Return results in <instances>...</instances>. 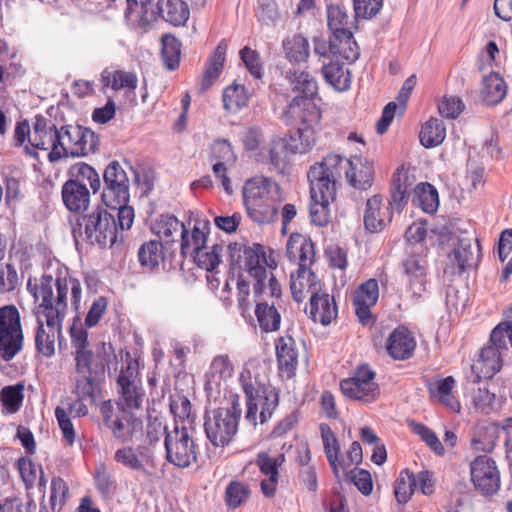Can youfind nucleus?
Instances as JSON below:
<instances>
[{"label":"nucleus","instance_id":"obj_9","mask_svg":"<svg viewBox=\"0 0 512 512\" xmlns=\"http://www.w3.org/2000/svg\"><path fill=\"white\" fill-rule=\"evenodd\" d=\"M321 167L312 165L307 173L310 183L309 214L311 222L319 227H325L330 222V202L335 199L336 187L333 180L323 175Z\"/></svg>","mask_w":512,"mask_h":512},{"label":"nucleus","instance_id":"obj_48","mask_svg":"<svg viewBox=\"0 0 512 512\" xmlns=\"http://www.w3.org/2000/svg\"><path fill=\"white\" fill-rule=\"evenodd\" d=\"M255 316L263 332L268 333L279 330L281 315L274 304L268 305L267 302H258L255 307Z\"/></svg>","mask_w":512,"mask_h":512},{"label":"nucleus","instance_id":"obj_36","mask_svg":"<svg viewBox=\"0 0 512 512\" xmlns=\"http://www.w3.org/2000/svg\"><path fill=\"white\" fill-rule=\"evenodd\" d=\"M285 57L292 65H303L308 62L310 56V44L302 34H293L282 42Z\"/></svg>","mask_w":512,"mask_h":512},{"label":"nucleus","instance_id":"obj_39","mask_svg":"<svg viewBox=\"0 0 512 512\" xmlns=\"http://www.w3.org/2000/svg\"><path fill=\"white\" fill-rule=\"evenodd\" d=\"M233 372L234 366L228 355L215 356L205 374V390L212 389L213 384L219 386L222 380L232 377Z\"/></svg>","mask_w":512,"mask_h":512},{"label":"nucleus","instance_id":"obj_29","mask_svg":"<svg viewBox=\"0 0 512 512\" xmlns=\"http://www.w3.org/2000/svg\"><path fill=\"white\" fill-rule=\"evenodd\" d=\"M338 309L334 298L329 294L313 292L310 297V318L323 326L329 325L337 317Z\"/></svg>","mask_w":512,"mask_h":512},{"label":"nucleus","instance_id":"obj_28","mask_svg":"<svg viewBox=\"0 0 512 512\" xmlns=\"http://www.w3.org/2000/svg\"><path fill=\"white\" fill-rule=\"evenodd\" d=\"M62 202L65 208L75 214L85 212L90 205V190L86 185L64 182L61 188Z\"/></svg>","mask_w":512,"mask_h":512},{"label":"nucleus","instance_id":"obj_14","mask_svg":"<svg viewBox=\"0 0 512 512\" xmlns=\"http://www.w3.org/2000/svg\"><path fill=\"white\" fill-rule=\"evenodd\" d=\"M471 481L482 496L495 495L501 486L500 472L496 462L487 455L477 456L470 464Z\"/></svg>","mask_w":512,"mask_h":512},{"label":"nucleus","instance_id":"obj_32","mask_svg":"<svg viewBox=\"0 0 512 512\" xmlns=\"http://www.w3.org/2000/svg\"><path fill=\"white\" fill-rule=\"evenodd\" d=\"M502 367L501 353L495 346H486L480 350L479 358L474 361L472 371L479 378H492Z\"/></svg>","mask_w":512,"mask_h":512},{"label":"nucleus","instance_id":"obj_62","mask_svg":"<svg viewBox=\"0 0 512 512\" xmlns=\"http://www.w3.org/2000/svg\"><path fill=\"white\" fill-rule=\"evenodd\" d=\"M55 417L58 422L59 428L62 432L63 439L69 445H72L75 442L76 435H75L74 426L70 419L69 414L67 413V411L64 408L57 406L55 408Z\"/></svg>","mask_w":512,"mask_h":512},{"label":"nucleus","instance_id":"obj_15","mask_svg":"<svg viewBox=\"0 0 512 512\" xmlns=\"http://www.w3.org/2000/svg\"><path fill=\"white\" fill-rule=\"evenodd\" d=\"M403 274L406 277L411 298L419 303L428 292V263L418 251H413L401 263Z\"/></svg>","mask_w":512,"mask_h":512},{"label":"nucleus","instance_id":"obj_42","mask_svg":"<svg viewBox=\"0 0 512 512\" xmlns=\"http://www.w3.org/2000/svg\"><path fill=\"white\" fill-rule=\"evenodd\" d=\"M446 137V126L442 119L431 117L421 127L419 139L425 148L440 145Z\"/></svg>","mask_w":512,"mask_h":512},{"label":"nucleus","instance_id":"obj_45","mask_svg":"<svg viewBox=\"0 0 512 512\" xmlns=\"http://www.w3.org/2000/svg\"><path fill=\"white\" fill-rule=\"evenodd\" d=\"M181 49L182 43L175 35L166 33L161 37V58L168 70L174 71L179 67Z\"/></svg>","mask_w":512,"mask_h":512},{"label":"nucleus","instance_id":"obj_54","mask_svg":"<svg viewBox=\"0 0 512 512\" xmlns=\"http://www.w3.org/2000/svg\"><path fill=\"white\" fill-rule=\"evenodd\" d=\"M261 407L260 423H266L279 405V391L272 387L262 386L261 396L257 399Z\"/></svg>","mask_w":512,"mask_h":512},{"label":"nucleus","instance_id":"obj_12","mask_svg":"<svg viewBox=\"0 0 512 512\" xmlns=\"http://www.w3.org/2000/svg\"><path fill=\"white\" fill-rule=\"evenodd\" d=\"M20 313L16 306L0 308V355L4 361L12 360L23 347Z\"/></svg>","mask_w":512,"mask_h":512},{"label":"nucleus","instance_id":"obj_41","mask_svg":"<svg viewBox=\"0 0 512 512\" xmlns=\"http://www.w3.org/2000/svg\"><path fill=\"white\" fill-rule=\"evenodd\" d=\"M278 198H271L261 201L244 202L248 216L256 223H270L278 213L277 202Z\"/></svg>","mask_w":512,"mask_h":512},{"label":"nucleus","instance_id":"obj_17","mask_svg":"<svg viewBox=\"0 0 512 512\" xmlns=\"http://www.w3.org/2000/svg\"><path fill=\"white\" fill-rule=\"evenodd\" d=\"M286 255L290 262L298 264V278H304L309 267L314 263V243L309 236L292 233L287 242Z\"/></svg>","mask_w":512,"mask_h":512},{"label":"nucleus","instance_id":"obj_37","mask_svg":"<svg viewBox=\"0 0 512 512\" xmlns=\"http://www.w3.org/2000/svg\"><path fill=\"white\" fill-rule=\"evenodd\" d=\"M411 202L425 213L434 214L439 207L438 191L432 184L420 182L412 189Z\"/></svg>","mask_w":512,"mask_h":512},{"label":"nucleus","instance_id":"obj_16","mask_svg":"<svg viewBox=\"0 0 512 512\" xmlns=\"http://www.w3.org/2000/svg\"><path fill=\"white\" fill-rule=\"evenodd\" d=\"M162 2L164 0H135V4L126 3L124 12L126 22L132 29H138L142 33L148 32L159 17H161Z\"/></svg>","mask_w":512,"mask_h":512},{"label":"nucleus","instance_id":"obj_60","mask_svg":"<svg viewBox=\"0 0 512 512\" xmlns=\"http://www.w3.org/2000/svg\"><path fill=\"white\" fill-rule=\"evenodd\" d=\"M114 460L123 466L136 471H144V465L133 447L127 446L116 450Z\"/></svg>","mask_w":512,"mask_h":512},{"label":"nucleus","instance_id":"obj_34","mask_svg":"<svg viewBox=\"0 0 512 512\" xmlns=\"http://www.w3.org/2000/svg\"><path fill=\"white\" fill-rule=\"evenodd\" d=\"M340 390L345 397L365 404L374 402L380 395L379 385L364 386L352 377L340 381Z\"/></svg>","mask_w":512,"mask_h":512},{"label":"nucleus","instance_id":"obj_43","mask_svg":"<svg viewBox=\"0 0 512 512\" xmlns=\"http://www.w3.org/2000/svg\"><path fill=\"white\" fill-rule=\"evenodd\" d=\"M68 494L67 483L61 477H53L50 484L49 508L45 505L43 496L39 512H60L67 501Z\"/></svg>","mask_w":512,"mask_h":512},{"label":"nucleus","instance_id":"obj_26","mask_svg":"<svg viewBox=\"0 0 512 512\" xmlns=\"http://www.w3.org/2000/svg\"><path fill=\"white\" fill-rule=\"evenodd\" d=\"M279 191L280 186L276 181L263 175H257L245 181L243 202L279 198Z\"/></svg>","mask_w":512,"mask_h":512},{"label":"nucleus","instance_id":"obj_22","mask_svg":"<svg viewBox=\"0 0 512 512\" xmlns=\"http://www.w3.org/2000/svg\"><path fill=\"white\" fill-rule=\"evenodd\" d=\"M50 276L52 277V285H55L57 291L54 309H59L60 311L64 312L67 306V294L69 286L71 289L72 303L75 305V307H77L81 301L82 296L80 281L69 275V270L67 267L57 268L55 280L53 279L52 275Z\"/></svg>","mask_w":512,"mask_h":512},{"label":"nucleus","instance_id":"obj_31","mask_svg":"<svg viewBox=\"0 0 512 512\" xmlns=\"http://www.w3.org/2000/svg\"><path fill=\"white\" fill-rule=\"evenodd\" d=\"M118 398L116 408L118 411L134 412L142 407L144 391L141 384H133L121 378V384L117 385Z\"/></svg>","mask_w":512,"mask_h":512},{"label":"nucleus","instance_id":"obj_53","mask_svg":"<svg viewBox=\"0 0 512 512\" xmlns=\"http://www.w3.org/2000/svg\"><path fill=\"white\" fill-rule=\"evenodd\" d=\"M24 385L18 382L14 385H8L0 391V402L1 405L9 412L16 413L23 402L24 398Z\"/></svg>","mask_w":512,"mask_h":512},{"label":"nucleus","instance_id":"obj_58","mask_svg":"<svg viewBox=\"0 0 512 512\" xmlns=\"http://www.w3.org/2000/svg\"><path fill=\"white\" fill-rule=\"evenodd\" d=\"M210 158L214 163L232 165L236 161V155L231 143L227 139H217L211 147Z\"/></svg>","mask_w":512,"mask_h":512},{"label":"nucleus","instance_id":"obj_51","mask_svg":"<svg viewBox=\"0 0 512 512\" xmlns=\"http://www.w3.org/2000/svg\"><path fill=\"white\" fill-rule=\"evenodd\" d=\"M138 259L143 267L153 269L164 259L163 243L160 240H150L143 243L138 250Z\"/></svg>","mask_w":512,"mask_h":512},{"label":"nucleus","instance_id":"obj_1","mask_svg":"<svg viewBox=\"0 0 512 512\" xmlns=\"http://www.w3.org/2000/svg\"><path fill=\"white\" fill-rule=\"evenodd\" d=\"M34 146L49 150L52 164L67 158H84L99 151V135L78 123L57 126L41 114L34 117Z\"/></svg>","mask_w":512,"mask_h":512},{"label":"nucleus","instance_id":"obj_10","mask_svg":"<svg viewBox=\"0 0 512 512\" xmlns=\"http://www.w3.org/2000/svg\"><path fill=\"white\" fill-rule=\"evenodd\" d=\"M70 337L71 345L75 349V368H87L92 362L95 370L99 372L105 360H117L115 349L110 342L102 341L96 344L93 350L89 349L88 332L83 327L72 326Z\"/></svg>","mask_w":512,"mask_h":512},{"label":"nucleus","instance_id":"obj_7","mask_svg":"<svg viewBox=\"0 0 512 512\" xmlns=\"http://www.w3.org/2000/svg\"><path fill=\"white\" fill-rule=\"evenodd\" d=\"M315 129L301 125L288 138L273 139L269 143L270 170L285 175L289 167V154H304L315 144Z\"/></svg>","mask_w":512,"mask_h":512},{"label":"nucleus","instance_id":"obj_2","mask_svg":"<svg viewBox=\"0 0 512 512\" xmlns=\"http://www.w3.org/2000/svg\"><path fill=\"white\" fill-rule=\"evenodd\" d=\"M27 290L38 300L42 299L39 309L36 312L37 329L35 335V348L38 353L46 358H50L55 353V334L60 335L62 321L65 313L59 309H54L52 277L50 274H43L39 279L29 277L27 281Z\"/></svg>","mask_w":512,"mask_h":512},{"label":"nucleus","instance_id":"obj_46","mask_svg":"<svg viewBox=\"0 0 512 512\" xmlns=\"http://www.w3.org/2000/svg\"><path fill=\"white\" fill-rule=\"evenodd\" d=\"M499 429L503 430L507 435L511 434L512 416L493 423L491 432L487 430L484 435L480 434L478 437H474L471 442L472 447L478 451L491 452L496 446L497 436L495 434Z\"/></svg>","mask_w":512,"mask_h":512},{"label":"nucleus","instance_id":"obj_19","mask_svg":"<svg viewBox=\"0 0 512 512\" xmlns=\"http://www.w3.org/2000/svg\"><path fill=\"white\" fill-rule=\"evenodd\" d=\"M313 44L315 54L330 60L341 57L349 63H354L360 56L357 42L340 43L333 35L329 39L322 36L314 37Z\"/></svg>","mask_w":512,"mask_h":512},{"label":"nucleus","instance_id":"obj_20","mask_svg":"<svg viewBox=\"0 0 512 512\" xmlns=\"http://www.w3.org/2000/svg\"><path fill=\"white\" fill-rule=\"evenodd\" d=\"M413 333L404 325H398L388 336L385 349L387 354L397 361L410 359L416 349Z\"/></svg>","mask_w":512,"mask_h":512},{"label":"nucleus","instance_id":"obj_44","mask_svg":"<svg viewBox=\"0 0 512 512\" xmlns=\"http://www.w3.org/2000/svg\"><path fill=\"white\" fill-rule=\"evenodd\" d=\"M507 93L504 79L495 72L483 77L482 95L488 105H496L501 102Z\"/></svg>","mask_w":512,"mask_h":512},{"label":"nucleus","instance_id":"obj_27","mask_svg":"<svg viewBox=\"0 0 512 512\" xmlns=\"http://www.w3.org/2000/svg\"><path fill=\"white\" fill-rule=\"evenodd\" d=\"M327 24L332 35L340 43L356 42L349 29V16L344 6L332 4L327 7Z\"/></svg>","mask_w":512,"mask_h":512},{"label":"nucleus","instance_id":"obj_24","mask_svg":"<svg viewBox=\"0 0 512 512\" xmlns=\"http://www.w3.org/2000/svg\"><path fill=\"white\" fill-rule=\"evenodd\" d=\"M383 198L376 194L369 198L363 215L365 229L371 233L384 230L392 220V212L389 207L382 208Z\"/></svg>","mask_w":512,"mask_h":512},{"label":"nucleus","instance_id":"obj_57","mask_svg":"<svg viewBox=\"0 0 512 512\" xmlns=\"http://www.w3.org/2000/svg\"><path fill=\"white\" fill-rule=\"evenodd\" d=\"M415 491L414 473L408 469L400 472L395 484V498L398 503H407Z\"/></svg>","mask_w":512,"mask_h":512},{"label":"nucleus","instance_id":"obj_50","mask_svg":"<svg viewBox=\"0 0 512 512\" xmlns=\"http://www.w3.org/2000/svg\"><path fill=\"white\" fill-rule=\"evenodd\" d=\"M187 229L185 224L178 220L174 215H162L153 227L155 234L166 243L174 242V234L182 238V230Z\"/></svg>","mask_w":512,"mask_h":512},{"label":"nucleus","instance_id":"obj_38","mask_svg":"<svg viewBox=\"0 0 512 512\" xmlns=\"http://www.w3.org/2000/svg\"><path fill=\"white\" fill-rule=\"evenodd\" d=\"M278 367L288 375L293 374L298 363V352L292 337H280L276 343Z\"/></svg>","mask_w":512,"mask_h":512},{"label":"nucleus","instance_id":"obj_25","mask_svg":"<svg viewBox=\"0 0 512 512\" xmlns=\"http://www.w3.org/2000/svg\"><path fill=\"white\" fill-rule=\"evenodd\" d=\"M121 443L130 441L137 432L143 429V421L134 412L118 411L115 417L105 425Z\"/></svg>","mask_w":512,"mask_h":512},{"label":"nucleus","instance_id":"obj_4","mask_svg":"<svg viewBox=\"0 0 512 512\" xmlns=\"http://www.w3.org/2000/svg\"><path fill=\"white\" fill-rule=\"evenodd\" d=\"M76 247L80 240L92 246L112 247L117 241V222L114 215L97 206L90 213L81 215L72 225Z\"/></svg>","mask_w":512,"mask_h":512},{"label":"nucleus","instance_id":"obj_6","mask_svg":"<svg viewBox=\"0 0 512 512\" xmlns=\"http://www.w3.org/2000/svg\"><path fill=\"white\" fill-rule=\"evenodd\" d=\"M239 398L236 395L229 407L206 410L204 414V432L214 447H226L238 431L241 417Z\"/></svg>","mask_w":512,"mask_h":512},{"label":"nucleus","instance_id":"obj_33","mask_svg":"<svg viewBox=\"0 0 512 512\" xmlns=\"http://www.w3.org/2000/svg\"><path fill=\"white\" fill-rule=\"evenodd\" d=\"M455 383L452 376H447L438 380H430L427 383V389L429 394L436 397L442 405L453 412H460V402L452 393Z\"/></svg>","mask_w":512,"mask_h":512},{"label":"nucleus","instance_id":"obj_40","mask_svg":"<svg viewBox=\"0 0 512 512\" xmlns=\"http://www.w3.org/2000/svg\"><path fill=\"white\" fill-rule=\"evenodd\" d=\"M319 428L327 461L334 476L339 479V466H342V463L339 461V442L328 424L322 423Z\"/></svg>","mask_w":512,"mask_h":512},{"label":"nucleus","instance_id":"obj_13","mask_svg":"<svg viewBox=\"0 0 512 512\" xmlns=\"http://www.w3.org/2000/svg\"><path fill=\"white\" fill-rule=\"evenodd\" d=\"M104 186L101 200L105 206L127 204L130 201V182L122 164L111 161L103 172Z\"/></svg>","mask_w":512,"mask_h":512},{"label":"nucleus","instance_id":"obj_5","mask_svg":"<svg viewBox=\"0 0 512 512\" xmlns=\"http://www.w3.org/2000/svg\"><path fill=\"white\" fill-rule=\"evenodd\" d=\"M314 165L322 168L323 175L328 176L329 180H333L335 187L343 173H345L347 182L352 187L360 190L369 189L374 182V165L366 158L353 157L347 159L338 154H328L321 162Z\"/></svg>","mask_w":512,"mask_h":512},{"label":"nucleus","instance_id":"obj_30","mask_svg":"<svg viewBox=\"0 0 512 512\" xmlns=\"http://www.w3.org/2000/svg\"><path fill=\"white\" fill-rule=\"evenodd\" d=\"M321 72L325 82L337 92H346L351 88L352 75L338 58L324 63Z\"/></svg>","mask_w":512,"mask_h":512},{"label":"nucleus","instance_id":"obj_11","mask_svg":"<svg viewBox=\"0 0 512 512\" xmlns=\"http://www.w3.org/2000/svg\"><path fill=\"white\" fill-rule=\"evenodd\" d=\"M165 433L164 447L166 460L177 468L185 469L197 462L196 444L187 427L175 425L174 430Z\"/></svg>","mask_w":512,"mask_h":512},{"label":"nucleus","instance_id":"obj_49","mask_svg":"<svg viewBox=\"0 0 512 512\" xmlns=\"http://www.w3.org/2000/svg\"><path fill=\"white\" fill-rule=\"evenodd\" d=\"M189 7L182 0H164L161 17L174 26L185 25L189 19Z\"/></svg>","mask_w":512,"mask_h":512},{"label":"nucleus","instance_id":"obj_55","mask_svg":"<svg viewBox=\"0 0 512 512\" xmlns=\"http://www.w3.org/2000/svg\"><path fill=\"white\" fill-rule=\"evenodd\" d=\"M94 484L97 492L104 500L113 497L117 490V481L104 467L97 469L94 473Z\"/></svg>","mask_w":512,"mask_h":512},{"label":"nucleus","instance_id":"obj_59","mask_svg":"<svg viewBox=\"0 0 512 512\" xmlns=\"http://www.w3.org/2000/svg\"><path fill=\"white\" fill-rule=\"evenodd\" d=\"M239 55L249 73L255 79H261L263 77V67L259 53L256 50L245 46L240 50Z\"/></svg>","mask_w":512,"mask_h":512},{"label":"nucleus","instance_id":"obj_61","mask_svg":"<svg viewBox=\"0 0 512 512\" xmlns=\"http://www.w3.org/2000/svg\"><path fill=\"white\" fill-rule=\"evenodd\" d=\"M379 297L378 281L376 279H368L362 283L354 295V301H362L368 305H375Z\"/></svg>","mask_w":512,"mask_h":512},{"label":"nucleus","instance_id":"obj_56","mask_svg":"<svg viewBox=\"0 0 512 512\" xmlns=\"http://www.w3.org/2000/svg\"><path fill=\"white\" fill-rule=\"evenodd\" d=\"M222 251V244H214L211 251L199 250L197 255L192 254L191 257L199 268L212 272L221 263Z\"/></svg>","mask_w":512,"mask_h":512},{"label":"nucleus","instance_id":"obj_35","mask_svg":"<svg viewBox=\"0 0 512 512\" xmlns=\"http://www.w3.org/2000/svg\"><path fill=\"white\" fill-rule=\"evenodd\" d=\"M67 176L66 182L89 186L93 194L98 193L101 188L98 172L93 166L85 162H77L71 165L67 170Z\"/></svg>","mask_w":512,"mask_h":512},{"label":"nucleus","instance_id":"obj_8","mask_svg":"<svg viewBox=\"0 0 512 512\" xmlns=\"http://www.w3.org/2000/svg\"><path fill=\"white\" fill-rule=\"evenodd\" d=\"M230 268L241 271V261L244 257L245 269L255 280L253 292L255 297L263 295L266 289L267 270L260 262L265 260V247L259 243L251 246L243 243H230L227 247Z\"/></svg>","mask_w":512,"mask_h":512},{"label":"nucleus","instance_id":"obj_63","mask_svg":"<svg viewBox=\"0 0 512 512\" xmlns=\"http://www.w3.org/2000/svg\"><path fill=\"white\" fill-rule=\"evenodd\" d=\"M464 104L459 97L444 96L442 101L438 104V111L441 116L455 119L463 111Z\"/></svg>","mask_w":512,"mask_h":512},{"label":"nucleus","instance_id":"obj_21","mask_svg":"<svg viewBox=\"0 0 512 512\" xmlns=\"http://www.w3.org/2000/svg\"><path fill=\"white\" fill-rule=\"evenodd\" d=\"M414 181V175L410 174L403 165L394 171L390 185L389 208L391 207L398 213L402 212L409 202Z\"/></svg>","mask_w":512,"mask_h":512},{"label":"nucleus","instance_id":"obj_64","mask_svg":"<svg viewBox=\"0 0 512 512\" xmlns=\"http://www.w3.org/2000/svg\"><path fill=\"white\" fill-rule=\"evenodd\" d=\"M350 480L363 495L368 496L372 493L373 481L368 470L354 468L350 472Z\"/></svg>","mask_w":512,"mask_h":512},{"label":"nucleus","instance_id":"obj_52","mask_svg":"<svg viewBox=\"0 0 512 512\" xmlns=\"http://www.w3.org/2000/svg\"><path fill=\"white\" fill-rule=\"evenodd\" d=\"M250 486L239 480H232L225 489V504L229 509H236L248 501Z\"/></svg>","mask_w":512,"mask_h":512},{"label":"nucleus","instance_id":"obj_3","mask_svg":"<svg viewBox=\"0 0 512 512\" xmlns=\"http://www.w3.org/2000/svg\"><path fill=\"white\" fill-rule=\"evenodd\" d=\"M287 79L296 95L288 103L282 118L287 124L296 120L301 125L316 130L322 118L321 108L316 103V100H321L316 78L308 71L290 69L287 73Z\"/></svg>","mask_w":512,"mask_h":512},{"label":"nucleus","instance_id":"obj_18","mask_svg":"<svg viewBox=\"0 0 512 512\" xmlns=\"http://www.w3.org/2000/svg\"><path fill=\"white\" fill-rule=\"evenodd\" d=\"M117 363V360H105L102 370L97 372L91 364L87 368L78 369L76 372L83 376L76 380V395L80 400L89 401L91 404L96 403V391L100 388L101 382L105 378V373L108 370L110 373V365Z\"/></svg>","mask_w":512,"mask_h":512},{"label":"nucleus","instance_id":"obj_23","mask_svg":"<svg viewBox=\"0 0 512 512\" xmlns=\"http://www.w3.org/2000/svg\"><path fill=\"white\" fill-rule=\"evenodd\" d=\"M195 223L189 233L188 229L182 230V238L180 241V253L182 257L191 256L198 253L199 250L206 248L208 234L210 232V221L199 215L194 219Z\"/></svg>","mask_w":512,"mask_h":512},{"label":"nucleus","instance_id":"obj_47","mask_svg":"<svg viewBox=\"0 0 512 512\" xmlns=\"http://www.w3.org/2000/svg\"><path fill=\"white\" fill-rule=\"evenodd\" d=\"M248 89L241 84L233 83L227 86L222 95L223 107L231 113H237L249 102Z\"/></svg>","mask_w":512,"mask_h":512}]
</instances>
